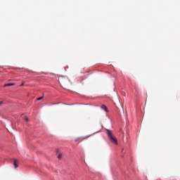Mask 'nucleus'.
Listing matches in <instances>:
<instances>
[{
	"label": "nucleus",
	"instance_id": "9",
	"mask_svg": "<svg viewBox=\"0 0 180 180\" xmlns=\"http://www.w3.org/2000/svg\"><path fill=\"white\" fill-rule=\"evenodd\" d=\"M25 120L29 122V118H27V117H25Z\"/></svg>",
	"mask_w": 180,
	"mask_h": 180
},
{
	"label": "nucleus",
	"instance_id": "8",
	"mask_svg": "<svg viewBox=\"0 0 180 180\" xmlns=\"http://www.w3.org/2000/svg\"><path fill=\"white\" fill-rule=\"evenodd\" d=\"M43 98H44V96L39 97V98H37V101H41V99H43Z\"/></svg>",
	"mask_w": 180,
	"mask_h": 180
},
{
	"label": "nucleus",
	"instance_id": "11",
	"mask_svg": "<svg viewBox=\"0 0 180 180\" xmlns=\"http://www.w3.org/2000/svg\"><path fill=\"white\" fill-rule=\"evenodd\" d=\"M1 103H2V102H0V105H1Z\"/></svg>",
	"mask_w": 180,
	"mask_h": 180
},
{
	"label": "nucleus",
	"instance_id": "1",
	"mask_svg": "<svg viewBox=\"0 0 180 180\" xmlns=\"http://www.w3.org/2000/svg\"><path fill=\"white\" fill-rule=\"evenodd\" d=\"M107 134L108 136V139L110 140V141H112V143H114V144H117V139L113 136L110 130H107Z\"/></svg>",
	"mask_w": 180,
	"mask_h": 180
},
{
	"label": "nucleus",
	"instance_id": "6",
	"mask_svg": "<svg viewBox=\"0 0 180 180\" xmlns=\"http://www.w3.org/2000/svg\"><path fill=\"white\" fill-rule=\"evenodd\" d=\"M101 109H103L105 112L108 110V109L106 108V105H101Z\"/></svg>",
	"mask_w": 180,
	"mask_h": 180
},
{
	"label": "nucleus",
	"instance_id": "10",
	"mask_svg": "<svg viewBox=\"0 0 180 180\" xmlns=\"http://www.w3.org/2000/svg\"><path fill=\"white\" fill-rule=\"evenodd\" d=\"M24 84H25V83H22V84H21V86H22V85H24Z\"/></svg>",
	"mask_w": 180,
	"mask_h": 180
},
{
	"label": "nucleus",
	"instance_id": "3",
	"mask_svg": "<svg viewBox=\"0 0 180 180\" xmlns=\"http://www.w3.org/2000/svg\"><path fill=\"white\" fill-rule=\"evenodd\" d=\"M56 155H57V158H58V160H61L63 158V154L61 153H60L58 150H57V152H56Z\"/></svg>",
	"mask_w": 180,
	"mask_h": 180
},
{
	"label": "nucleus",
	"instance_id": "5",
	"mask_svg": "<svg viewBox=\"0 0 180 180\" xmlns=\"http://www.w3.org/2000/svg\"><path fill=\"white\" fill-rule=\"evenodd\" d=\"M60 81L62 82V84H64V81H67V78L62 77L60 78Z\"/></svg>",
	"mask_w": 180,
	"mask_h": 180
},
{
	"label": "nucleus",
	"instance_id": "4",
	"mask_svg": "<svg viewBox=\"0 0 180 180\" xmlns=\"http://www.w3.org/2000/svg\"><path fill=\"white\" fill-rule=\"evenodd\" d=\"M13 85H15L14 83H7V84H5L4 85V87H6V86H13Z\"/></svg>",
	"mask_w": 180,
	"mask_h": 180
},
{
	"label": "nucleus",
	"instance_id": "2",
	"mask_svg": "<svg viewBox=\"0 0 180 180\" xmlns=\"http://www.w3.org/2000/svg\"><path fill=\"white\" fill-rule=\"evenodd\" d=\"M89 137H91V136H80V137H78V138H76L75 139V141H84V140H86V139H89Z\"/></svg>",
	"mask_w": 180,
	"mask_h": 180
},
{
	"label": "nucleus",
	"instance_id": "7",
	"mask_svg": "<svg viewBox=\"0 0 180 180\" xmlns=\"http://www.w3.org/2000/svg\"><path fill=\"white\" fill-rule=\"evenodd\" d=\"M18 163H16V160H14V167L18 168Z\"/></svg>",
	"mask_w": 180,
	"mask_h": 180
}]
</instances>
